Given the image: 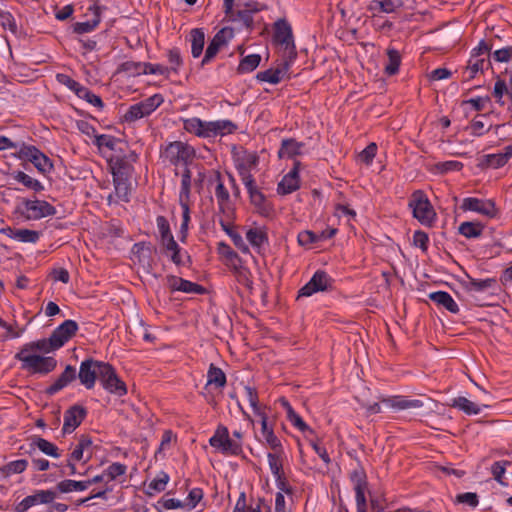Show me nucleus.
I'll list each match as a JSON object with an SVG mask.
<instances>
[{"mask_svg": "<svg viewBox=\"0 0 512 512\" xmlns=\"http://www.w3.org/2000/svg\"><path fill=\"white\" fill-rule=\"evenodd\" d=\"M52 351L40 339L25 343L14 358L21 363V369L30 374L46 375L57 366V360L53 356L43 354Z\"/></svg>", "mask_w": 512, "mask_h": 512, "instance_id": "f257e3e1", "label": "nucleus"}, {"mask_svg": "<svg viewBox=\"0 0 512 512\" xmlns=\"http://www.w3.org/2000/svg\"><path fill=\"white\" fill-rule=\"evenodd\" d=\"M304 144L295 139H284L278 150V157L281 159H292L302 153Z\"/></svg>", "mask_w": 512, "mask_h": 512, "instance_id": "c9c22d12", "label": "nucleus"}, {"mask_svg": "<svg viewBox=\"0 0 512 512\" xmlns=\"http://www.w3.org/2000/svg\"><path fill=\"white\" fill-rule=\"evenodd\" d=\"M333 279L323 270H317L311 279L299 290V297H310L315 293L332 288Z\"/></svg>", "mask_w": 512, "mask_h": 512, "instance_id": "dca6fc26", "label": "nucleus"}, {"mask_svg": "<svg viewBox=\"0 0 512 512\" xmlns=\"http://www.w3.org/2000/svg\"><path fill=\"white\" fill-rule=\"evenodd\" d=\"M235 214V209H230L229 212H226V210H219V224L229 237L236 232L233 229Z\"/></svg>", "mask_w": 512, "mask_h": 512, "instance_id": "3c124183", "label": "nucleus"}, {"mask_svg": "<svg viewBox=\"0 0 512 512\" xmlns=\"http://www.w3.org/2000/svg\"><path fill=\"white\" fill-rule=\"evenodd\" d=\"M163 103L161 94H154L136 104L131 105L124 118L128 122H134L152 114Z\"/></svg>", "mask_w": 512, "mask_h": 512, "instance_id": "f8f14e48", "label": "nucleus"}, {"mask_svg": "<svg viewBox=\"0 0 512 512\" xmlns=\"http://www.w3.org/2000/svg\"><path fill=\"white\" fill-rule=\"evenodd\" d=\"M93 143L97 146L99 152L103 155H109L112 152L121 150V140L108 134L97 135Z\"/></svg>", "mask_w": 512, "mask_h": 512, "instance_id": "7c9ffc66", "label": "nucleus"}, {"mask_svg": "<svg viewBox=\"0 0 512 512\" xmlns=\"http://www.w3.org/2000/svg\"><path fill=\"white\" fill-rule=\"evenodd\" d=\"M191 172L185 169L181 176V187L179 191V202H190Z\"/></svg>", "mask_w": 512, "mask_h": 512, "instance_id": "5fc2aeb1", "label": "nucleus"}, {"mask_svg": "<svg viewBox=\"0 0 512 512\" xmlns=\"http://www.w3.org/2000/svg\"><path fill=\"white\" fill-rule=\"evenodd\" d=\"M78 98L85 100L90 105L102 109L104 107V103L100 96L94 94L90 89L85 86H82L79 92L76 95Z\"/></svg>", "mask_w": 512, "mask_h": 512, "instance_id": "4d7b16f0", "label": "nucleus"}, {"mask_svg": "<svg viewBox=\"0 0 512 512\" xmlns=\"http://www.w3.org/2000/svg\"><path fill=\"white\" fill-rule=\"evenodd\" d=\"M486 64L485 58L479 57H471L468 60V64L465 67L463 72V77L465 81H470L474 79L479 72H483L484 66Z\"/></svg>", "mask_w": 512, "mask_h": 512, "instance_id": "c03bdc74", "label": "nucleus"}, {"mask_svg": "<svg viewBox=\"0 0 512 512\" xmlns=\"http://www.w3.org/2000/svg\"><path fill=\"white\" fill-rule=\"evenodd\" d=\"M57 498V492L53 489L36 490L32 495L26 496L15 507L16 512H26L33 506L40 504H52Z\"/></svg>", "mask_w": 512, "mask_h": 512, "instance_id": "6ab92c4d", "label": "nucleus"}, {"mask_svg": "<svg viewBox=\"0 0 512 512\" xmlns=\"http://www.w3.org/2000/svg\"><path fill=\"white\" fill-rule=\"evenodd\" d=\"M31 445L38 448L43 454L49 457L58 459L62 456L61 450L57 445L42 437H34Z\"/></svg>", "mask_w": 512, "mask_h": 512, "instance_id": "a19ab883", "label": "nucleus"}, {"mask_svg": "<svg viewBox=\"0 0 512 512\" xmlns=\"http://www.w3.org/2000/svg\"><path fill=\"white\" fill-rule=\"evenodd\" d=\"M234 162L235 168L244 185L255 181L253 173L257 171L259 164V156L257 152L248 150L238 152L235 155Z\"/></svg>", "mask_w": 512, "mask_h": 512, "instance_id": "9d476101", "label": "nucleus"}, {"mask_svg": "<svg viewBox=\"0 0 512 512\" xmlns=\"http://www.w3.org/2000/svg\"><path fill=\"white\" fill-rule=\"evenodd\" d=\"M260 62L261 56L259 54H249L240 60L237 71L240 74L251 73L259 66Z\"/></svg>", "mask_w": 512, "mask_h": 512, "instance_id": "49530a36", "label": "nucleus"}, {"mask_svg": "<svg viewBox=\"0 0 512 512\" xmlns=\"http://www.w3.org/2000/svg\"><path fill=\"white\" fill-rule=\"evenodd\" d=\"M451 406L463 412L466 415H478L484 408H488L489 405H479L464 396H458L453 398Z\"/></svg>", "mask_w": 512, "mask_h": 512, "instance_id": "2f4dec72", "label": "nucleus"}, {"mask_svg": "<svg viewBox=\"0 0 512 512\" xmlns=\"http://www.w3.org/2000/svg\"><path fill=\"white\" fill-rule=\"evenodd\" d=\"M99 371V381L102 388L117 397H123L127 394L128 389L125 382L118 376L116 369L108 362L101 365Z\"/></svg>", "mask_w": 512, "mask_h": 512, "instance_id": "0eeeda50", "label": "nucleus"}, {"mask_svg": "<svg viewBox=\"0 0 512 512\" xmlns=\"http://www.w3.org/2000/svg\"><path fill=\"white\" fill-rule=\"evenodd\" d=\"M156 224L160 234L161 244L165 248L166 254L169 255L175 265L184 266L186 261L189 260V256L175 241L167 219L164 216H157Z\"/></svg>", "mask_w": 512, "mask_h": 512, "instance_id": "7ed1b4c3", "label": "nucleus"}, {"mask_svg": "<svg viewBox=\"0 0 512 512\" xmlns=\"http://www.w3.org/2000/svg\"><path fill=\"white\" fill-rule=\"evenodd\" d=\"M170 481V476L165 471H159L155 477L148 483L146 494L153 496L157 493L163 492Z\"/></svg>", "mask_w": 512, "mask_h": 512, "instance_id": "ea45409f", "label": "nucleus"}, {"mask_svg": "<svg viewBox=\"0 0 512 512\" xmlns=\"http://www.w3.org/2000/svg\"><path fill=\"white\" fill-rule=\"evenodd\" d=\"M381 403L395 411L421 408L424 405L420 399H409L402 395L383 398Z\"/></svg>", "mask_w": 512, "mask_h": 512, "instance_id": "cd10ccee", "label": "nucleus"}, {"mask_svg": "<svg viewBox=\"0 0 512 512\" xmlns=\"http://www.w3.org/2000/svg\"><path fill=\"white\" fill-rule=\"evenodd\" d=\"M234 36L235 33L233 28L223 27L220 29L210 40L201 61V65L205 66L209 64L223 48L228 46Z\"/></svg>", "mask_w": 512, "mask_h": 512, "instance_id": "ddd939ff", "label": "nucleus"}, {"mask_svg": "<svg viewBox=\"0 0 512 512\" xmlns=\"http://www.w3.org/2000/svg\"><path fill=\"white\" fill-rule=\"evenodd\" d=\"M274 38L279 44L285 46V49L288 51V56H294V58H296V54L294 52L292 28L287 20L278 19L274 23Z\"/></svg>", "mask_w": 512, "mask_h": 512, "instance_id": "4be33fe9", "label": "nucleus"}, {"mask_svg": "<svg viewBox=\"0 0 512 512\" xmlns=\"http://www.w3.org/2000/svg\"><path fill=\"white\" fill-rule=\"evenodd\" d=\"M245 188L249 195L250 203L254 206L256 211L262 216H268L273 211V206L267 200L264 193L257 187L256 182L253 181L250 184L246 183Z\"/></svg>", "mask_w": 512, "mask_h": 512, "instance_id": "aec40b11", "label": "nucleus"}, {"mask_svg": "<svg viewBox=\"0 0 512 512\" xmlns=\"http://www.w3.org/2000/svg\"><path fill=\"white\" fill-rule=\"evenodd\" d=\"M56 212L57 210L53 205L39 199H23L15 208V214L20 215L27 221L54 216Z\"/></svg>", "mask_w": 512, "mask_h": 512, "instance_id": "423d86ee", "label": "nucleus"}, {"mask_svg": "<svg viewBox=\"0 0 512 512\" xmlns=\"http://www.w3.org/2000/svg\"><path fill=\"white\" fill-rule=\"evenodd\" d=\"M377 154V145L372 142L367 145L358 155L359 160L366 164L367 166L371 165L375 156Z\"/></svg>", "mask_w": 512, "mask_h": 512, "instance_id": "774afa93", "label": "nucleus"}, {"mask_svg": "<svg viewBox=\"0 0 512 512\" xmlns=\"http://www.w3.org/2000/svg\"><path fill=\"white\" fill-rule=\"evenodd\" d=\"M458 232L465 238H478L483 233V226L478 222H463L459 225Z\"/></svg>", "mask_w": 512, "mask_h": 512, "instance_id": "de8ad7c7", "label": "nucleus"}, {"mask_svg": "<svg viewBox=\"0 0 512 512\" xmlns=\"http://www.w3.org/2000/svg\"><path fill=\"white\" fill-rule=\"evenodd\" d=\"M191 54L193 58H199L205 45V34L200 28H194L190 32Z\"/></svg>", "mask_w": 512, "mask_h": 512, "instance_id": "37998d69", "label": "nucleus"}, {"mask_svg": "<svg viewBox=\"0 0 512 512\" xmlns=\"http://www.w3.org/2000/svg\"><path fill=\"white\" fill-rule=\"evenodd\" d=\"M79 326L75 320L68 319L57 326L49 338H42L46 346L53 352L62 348L78 331Z\"/></svg>", "mask_w": 512, "mask_h": 512, "instance_id": "1a4fd4ad", "label": "nucleus"}, {"mask_svg": "<svg viewBox=\"0 0 512 512\" xmlns=\"http://www.w3.org/2000/svg\"><path fill=\"white\" fill-rule=\"evenodd\" d=\"M86 415V409L80 405H73L66 410L63 417V434L73 433L81 425Z\"/></svg>", "mask_w": 512, "mask_h": 512, "instance_id": "393cba45", "label": "nucleus"}, {"mask_svg": "<svg viewBox=\"0 0 512 512\" xmlns=\"http://www.w3.org/2000/svg\"><path fill=\"white\" fill-rule=\"evenodd\" d=\"M114 196L117 200L128 202L129 201V183L127 178L121 180H114Z\"/></svg>", "mask_w": 512, "mask_h": 512, "instance_id": "680f3d73", "label": "nucleus"}, {"mask_svg": "<svg viewBox=\"0 0 512 512\" xmlns=\"http://www.w3.org/2000/svg\"><path fill=\"white\" fill-rule=\"evenodd\" d=\"M211 184L214 185V194L219 210H226L229 212L230 209H235V206L230 198V193L225 186V183L219 172H215L214 177L210 180Z\"/></svg>", "mask_w": 512, "mask_h": 512, "instance_id": "5701e85b", "label": "nucleus"}, {"mask_svg": "<svg viewBox=\"0 0 512 512\" xmlns=\"http://www.w3.org/2000/svg\"><path fill=\"white\" fill-rule=\"evenodd\" d=\"M267 460L273 477H277L284 474L283 460L279 453H268Z\"/></svg>", "mask_w": 512, "mask_h": 512, "instance_id": "052dcab7", "label": "nucleus"}, {"mask_svg": "<svg viewBox=\"0 0 512 512\" xmlns=\"http://www.w3.org/2000/svg\"><path fill=\"white\" fill-rule=\"evenodd\" d=\"M511 462L507 460L496 461L491 466V473L493 478L502 486H507L508 483L504 479L506 468Z\"/></svg>", "mask_w": 512, "mask_h": 512, "instance_id": "13d9d810", "label": "nucleus"}, {"mask_svg": "<svg viewBox=\"0 0 512 512\" xmlns=\"http://www.w3.org/2000/svg\"><path fill=\"white\" fill-rule=\"evenodd\" d=\"M94 454L93 442L89 436L81 435L75 443L69 446V453L66 458V467L69 469L68 474L77 475V464L88 463Z\"/></svg>", "mask_w": 512, "mask_h": 512, "instance_id": "20e7f679", "label": "nucleus"}, {"mask_svg": "<svg viewBox=\"0 0 512 512\" xmlns=\"http://www.w3.org/2000/svg\"><path fill=\"white\" fill-rule=\"evenodd\" d=\"M217 251L232 267L237 268L240 265V257L227 243H218Z\"/></svg>", "mask_w": 512, "mask_h": 512, "instance_id": "603ef678", "label": "nucleus"}, {"mask_svg": "<svg viewBox=\"0 0 512 512\" xmlns=\"http://www.w3.org/2000/svg\"><path fill=\"white\" fill-rule=\"evenodd\" d=\"M56 80L58 81V83L64 85L70 91L75 93V95H77V93L79 92V90L83 86L81 83H79L78 81L74 80L69 75L64 74V73H58L56 75Z\"/></svg>", "mask_w": 512, "mask_h": 512, "instance_id": "338daca9", "label": "nucleus"}, {"mask_svg": "<svg viewBox=\"0 0 512 512\" xmlns=\"http://www.w3.org/2000/svg\"><path fill=\"white\" fill-rule=\"evenodd\" d=\"M460 208L465 212H475L487 218H495L498 214L495 202L491 199L466 197L462 200Z\"/></svg>", "mask_w": 512, "mask_h": 512, "instance_id": "f3484780", "label": "nucleus"}, {"mask_svg": "<svg viewBox=\"0 0 512 512\" xmlns=\"http://www.w3.org/2000/svg\"><path fill=\"white\" fill-rule=\"evenodd\" d=\"M300 162L295 161L293 168L285 174L277 185L279 195L291 194L300 188Z\"/></svg>", "mask_w": 512, "mask_h": 512, "instance_id": "a878e982", "label": "nucleus"}, {"mask_svg": "<svg viewBox=\"0 0 512 512\" xmlns=\"http://www.w3.org/2000/svg\"><path fill=\"white\" fill-rule=\"evenodd\" d=\"M103 361L86 359L80 363L78 378L80 383L88 390L93 389L96 379L99 378V371L102 369Z\"/></svg>", "mask_w": 512, "mask_h": 512, "instance_id": "a211bd4d", "label": "nucleus"}, {"mask_svg": "<svg viewBox=\"0 0 512 512\" xmlns=\"http://www.w3.org/2000/svg\"><path fill=\"white\" fill-rule=\"evenodd\" d=\"M350 482L355 491V500L366 499L368 489L367 476L363 468L354 469L349 475Z\"/></svg>", "mask_w": 512, "mask_h": 512, "instance_id": "c85d7f7f", "label": "nucleus"}, {"mask_svg": "<svg viewBox=\"0 0 512 512\" xmlns=\"http://www.w3.org/2000/svg\"><path fill=\"white\" fill-rule=\"evenodd\" d=\"M430 300L448 310L450 313L457 314L460 309L452 296L445 291H436L429 294Z\"/></svg>", "mask_w": 512, "mask_h": 512, "instance_id": "f704fd0d", "label": "nucleus"}, {"mask_svg": "<svg viewBox=\"0 0 512 512\" xmlns=\"http://www.w3.org/2000/svg\"><path fill=\"white\" fill-rule=\"evenodd\" d=\"M109 156V165L111 168L113 181L127 178L126 175L128 172V166L125 164V162L118 157H113L112 155Z\"/></svg>", "mask_w": 512, "mask_h": 512, "instance_id": "8fccbe9b", "label": "nucleus"}, {"mask_svg": "<svg viewBox=\"0 0 512 512\" xmlns=\"http://www.w3.org/2000/svg\"><path fill=\"white\" fill-rule=\"evenodd\" d=\"M166 285L171 292H182L197 295H201L206 292V289L202 285L175 275H168L166 277Z\"/></svg>", "mask_w": 512, "mask_h": 512, "instance_id": "412c9836", "label": "nucleus"}, {"mask_svg": "<svg viewBox=\"0 0 512 512\" xmlns=\"http://www.w3.org/2000/svg\"><path fill=\"white\" fill-rule=\"evenodd\" d=\"M183 128L186 132L201 138H215L232 134L237 126L227 119L203 121L198 117H192L183 120Z\"/></svg>", "mask_w": 512, "mask_h": 512, "instance_id": "f03ea898", "label": "nucleus"}, {"mask_svg": "<svg viewBox=\"0 0 512 512\" xmlns=\"http://www.w3.org/2000/svg\"><path fill=\"white\" fill-rule=\"evenodd\" d=\"M209 444L217 452L226 456H238L241 454L239 444L233 441L228 428L222 424L216 427L209 439Z\"/></svg>", "mask_w": 512, "mask_h": 512, "instance_id": "9b49d317", "label": "nucleus"}, {"mask_svg": "<svg viewBox=\"0 0 512 512\" xmlns=\"http://www.w3.org/2000/svg\"><path fill=\"white\" fill-rule=\"evenodd\" d=\"M192 146L182 141H174L166 145L163 157L173 165L187 164L194 157Z\"/></svg>", "mask_w": 512, "mask_h": 512, "instance_id": "4468645a", "label": "nucleus"}, {"mask_svg": "<svg viewBox=\"0 0 512 512\" xmlns=\"http://www.w3.org/2000/svg\"><path fill=\"white\" fill-rule=\"evenodd\" d=\"M12 177L16 182L22 184L29 190L34 192H41L44 190V185L38 179L33 178L23 171H15Z\"/></svg>", "mask_w": 512, "mask_h": 512, "instance_id": "79ce46f5", "label": "nucleus"}, {"mask_svg": "<svg viewBox=\"0 0 512 512\" xmlns=\"http://www.w3.org/2000/svg\"><path fill=\"white\" fill-rule=\"evenodd\" d=\"M245 237L249 245L262 254L268 244L267 229L264 226L251 225L245 228Z\"/></svg>", "mask_w": 512, "mask_h": 512, "instance_id": "b1692460", "label": "nucleus"}, {"mask_svg": "<svg viewBox=\"0 0 512 512\" xmlns=\"http://www.w3.org/2000/svg\"><path fill=\"white\" fill-rule=\"evenodd\" d=\"M495 283L493 278L474 279L469 275L460 281L462 288L469 293L488 291L495 286Z\"/></svg>", "mask_w": 512, "mask_h": 512, "instance_id": "c756f323", "label": "nucleus"}, {"mask_svg": "<svg viewBox=\"0 0 512 512\" xmlns=\"http://www.w3.org/2000/svg\"><path fill=\"white\" fill-rule=\"evenodd\" d=\"M28 461L26 459H18L14 461H10L7 463L2 471L7 476L13 475V474H20L24 472L27 469Z\"/></svg>", "mask_w": 512, "mask_h": 512, "instance_id": "0e129e2a", "label": "nucleus"}, {"mask_svg": "<svg viewBox=\"0 0 512 512\" xmlns=\"http://www.w3.org/2000/svg\"><path fill=\"white\" fill-rule=\"evenodd\" d=\"M257 417L260 418L261 434L267 445L273 450L281 449V441L275 435L273 428L268 425V417L266 413H262V415H258Z\"/></svg>", "mask_w": 512, "mask_h": 512, "instance_id": "72a5a7b5", "label": "nucleus"}, {"mask_svg": "<svg viewBox=\"0 0 512 512\" xmlns=\"http://www.w3.org/2000/svg\"><path fill=\"white\" fill-rule=\"evenodd\" d=\"M408 206L412 210L413 217L422 225L431 227L435 223L437 214L424 191H414L409 199Z\"/></svg>", "mask_w": 512, "mask_h": 512, "instance_id": "39448f33", "label": "nucleus"}, {"mask_svg": "<svg viewBox=\"0 0 512 512\" xmlns=\"http://www.w3.org/2000/svg\"><path fill=\"white\" fill-rule=\"evenodd\" d=\"M118 73H125L129 77H137L144 75L145 62L140 61H125L118 67Z\"/></svg>", "mask_w": 512, "mask_h": 512, "instance_id": "a18cd8bd", "label": "nucleus"}, {"mask_svg": "<svg viewBox=\"0 0 512 512\" xmlns=\"http://www.w3.org/2000/svg\"><path fill=\"white\" fill-rule=\"evenodd\" d=\"M17 156L20 160L31 162L43 175L50 174L54 168L52 160L34 145L22 144L17 151Z\"/></svg>", "mask_w": 512, "mask_h": 512, "instance_id": "6e6552de", "label": "nucleus"}, {"mask_svg": "<svg viewBox=\"0 0 512 512\" xmlns=\"http://www.w3.org/2000/svg\"><path fill=\"white\" fill-rule=\"evenodd\" d=\"M204 493L201 488L195 487L192 488L185 501H183L184 504V510L191 511L197 507V505L200 503V501L203 499Z\"/></svg>", "mask_w": 512, "mask_h": 512, "instance_id": "6e6d98bb", "label": "nucleus"}, {"mask_svg": "<svg viewBox=\"0 0 512 512\" xmlns=\"http://www.w3.org/2000/svg\"><path fill=\"white\" fill-rule=\"evenodd\" d=\"M244 391H245L247 401L249 402V405L253 410V413L256 416L262 415V413H265L264 410L259 405L258 393H257L256 389L253 387H250V386H245Z\"/></svg>", "mask_w": 512, "mask_h": 512, "instance_id": "e2e57ef3", "label": "nucleus"}, {"mask_svg": "<svg viewBox=\"0 0 512 512\" xmlns=\"http://www.w3.org/2000/svg\"><path fill=\"white\" fill-rule=\"evenodd\" d=\"M0 234H3L10 239L20 242V243H32L35 244L40 239V233L35 230H30L26 228H12L10 226H5L0 228Z\"/></svg>", "mask_w": 512, "mask_h": 512, "instance_id": "bb28decb", "label": "nucleus"}, {"mask_svg": "<svg viewBox=\"0 0 512 512\" xmlns=\"http://www.w3.org/2000/svg\"><path fill=\"white\" fill-rule=\"evenodd\" d=\"M76 379V369L67 365L61 375L47 388V393L53 395Z\"/></svg>", "mask_w": 512, "mask_h": 512, "instance_id": "473e14b6", "label": "nucleus"}, {"mask_svg": "<svg viewBox=\"0 0 512 512\" xmlns=\"http://www.w3.org/2000/svg\"><path fill=\"white\" fill-rule=\"evenodd\" d=\"M287 419L291 423V425L297 430H299L301 433H303L306 438L315 435L314 429H312L297 412H294L293 414L288 416Z\"/></svg>", "mask_w": 512, "mask_h": 512, "instance_id": "864d4df0", "label": "nucleus"}, {"mask_svg": "<svg viewBox=\"0 0 512 512\" xmlns=\"http://www.w3.org/2000/svg\"><path fill=\"white\" fill-rule=\"evenodd\" d=\"M294 56H288L287 59L278 63L275 67L260 71L256 75L259 82H266L276 85L288 77L289 70L294 62Z\"/></svg>", "mask_w": 512, "mask_h": 512, "instance_id": "2eb2a0df", "label": "nucleus"}, {"mask_svg": "<svg viewBox=\"0 0 512 512\" xmlns=\"http://www.w3.org/2000/svg\"><path fill=\"white\" fill-rule=\"evenodd\" d=\"M227 383V378L223 370L214 364H210L207 371L206 388L213 387L222 390Z\"/></svg>", "mask_w": 512, "mask_h": 512, "instance_id": "e433bc0d", "label": "nucleus"}, {"mask_svg": "<svg viewBox=\"0 0 512 512\" xmlns=\"http://www.w3.org/2000/svg\"><path fill=\"white\" fill-rule=\"evenodd\" d=\"M388 61L384 71L387 75L392 76L398 73L401 64V55L398 50L389 48L387 50Z\"/></svg>", "mask_w": 512, "mask_h": 512, "instance_id": "09e8293b", "label": "nucleus"}, {"mask_svg": "<svg viewBox=\"0 0 512 512\" xmlns=\"http://www.w3.org/2000/svg\"><path fill=\"white\" fill-rule=\"evenodd\" d=\"M399 5L393 0H371L367 6L369 12L373 16H379L380 14H391L396 11Z\"/></svg>", "mask_w": 512, "mask_h": 512, "instance_id": "58836bf2", "label": "nucleus"}, {"mask_svg": "<svg viewBox=\"0 0 512 512\" xmlns=\"http://www.w3.org/2000/svg\"><path fill=\"white\" fill-rule=\"evenodd\" d=\"M107 482L114 481L120 476H124L127 472V466L120 462H113L107 468L104 469Z\"/></svg>", "mask_w": 512, "mask_h": 512, "instance_id": "bf43d9fd", "label": "nucleus"}, {"mask_svg": "<svg viewBox=\"0 0 512 512\" xmlns=\"http://www.w3.org/2000/svg\"><path fill=\"white\" fill-rule=\"evenodd\" d=\"M297 241L300 246L305 248H311L313 244L320 242L318 234L311 230H303L299 232Z\"/></svg>", "mask_w": 512, "mask_h": 512, "instance_id": "69168bd1", "label": "nucleus"}, {"mask_svg": "<svg viewBox=\"0 0 512 512\" xmlns=\"http://www.w3.org/2000/svg\"><path fill=\"white\" fill-rule=\"evenodd\" d=\"M89 488V483L86 480H73L64 479L56 484V489L61 494H68L72 492H83Z\"/></svg>", "mask_w": 512, "mask_h": 512, "instance_id": "4c0bfd02", "label": "nucleus"}]
</instances>
